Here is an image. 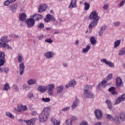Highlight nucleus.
<instances>
[{
  "label": "nucleus",
  "mask_w": 125,
  "mask_h": 125,
  "mask_svg": "<svg viewBox=\"0 0 125 125\" xmlns=\"http://www.w3.org/2000/svg\"><path fill=\"white\" fill-rule=\"evenodd\" d=\"M89 18L90 20H93L89 25V28L92 29L93 27H95L97 25L100 17L98 16V14H97L96 11H93L90 13Z\"/></svg>",
  "instance_id": "f257e3e1"
},
{
  "label": "nucleus",
  "mask_w": 125,
  "mask_h": 125,
  "mask_svg": "<svg viewBox=\"0 0 125 125\" xmlns=\"http://www.w3.org/2000/svg\"><path fill=\"white\" fill-rule=\"evenodd\" d=\"M50 107H44L42 113L39 115V121L41 123H43V122H46L48 118H49V115L50 114Z\"/></svg>",
  "instance_id": "f03ea898"
},
{
  "label": "nucleus",
  "mask_w": 125,
  "mask_h": 125,
  "mask_svg": "<svg viewBox=\"0 0 125 125\" xmlns=\"http://www.w3.org/2000/svg\"><path fill=\"white\" fill-rule=\"evenodd\" d=\"M90 89H92V86L90 85H86L84 86L83 93L86 98H94V95L91 93V92L89 91Z\"/></svg>",
  "instance_id": "7ed1b4c3"
},
{
  "label": "nucleus",
  "mask_w": 125,
  "mask_h": 125,
  "mask_svg": "<svg viewBox=\"0 0 125 125\" xmlns=\"http://www.w3.org/2000/svg\"><path fill=\"white\" fill-rule=\"evenodd\" d=\"M113 78V74H108L105 78L104 79V80L102 82V83H100L98 84V87H100V86H102V87H105L107 86V85L108 84V85H110L111 84V83H108V82H109V81H111L112 79Z\"/></svg>",
  "instance_id": "20e7f679"
},
{
  "label": "nucleus",
  "mask_w": 125,
  "mask_h": 125,
  "mask_svg": "<svg viewBox=\"0 0 125 125\" xmlns=\"http://www.w3.org/2000/svg\"><path fill=\"white\" fill-rule=\"evenodd\" d=\"M0 42L3 45L4 48H7V49L12 50V47L9 46L7 43L9 42V40H8V37L7 36H3L0 39Z\"/></svg>",
  "instance_id": "39448f33"
},
{
  "label": "nucleus",
  "mask_w": 125,
  "mask_h": 125,
  "mask_svg": "<svg viewBox=\"0 0 125 125\" xmlns=\"http://www.w3.org/2000/svg\"><path fill=\"white\" fill-rule=\"evenodd\" d=\"M35 20L34 18H29L27 19L25 21V22L27 24V26L28 28H33L34 26H35Z\"/></svg>",
  "instance_id": "423d86ee"
},
{
  "label": "nucleus",
  "mask_w": 125,
  "mask_h": 125,
  "mask_svg": "<svg viewBox=\"0 0 125 125\" xmlns=\"http://www.w3.org/2000/svg\"><path fill=\"white\" fill-rule=\"evenodd\" d=\"M44 21L46 23H48L50 21H52V22H55V18L52 15L48 14L46 16V18L44 19Z\"/></svg>",
  "instance_id": "0eeeda50"
},
{
  "label": "nucleus",
  "mask_w": 125,
  "mask_h": 125,
  "mask_svg": "<svg viewBox=\"0 0 125 125\" xmlns=\"http://www.w3.org/2000/svg\"><path fill=\"white\" fill-rule=\"evenodd\" d=\"M4 59H5V54L2 51H0V67L3 66L5 62Z\"/></svg>",
  "instance_id": "6e6552de"
},
{
  "label": "nucleus",
  "mask_w": 125,
  "mask_h": 125,
  "mask_svg": "<svg viewBox=\"0 0 125 125\" xmlns=\"http://www.w3.org/2000/svg\"><path fill=\"white\" fill-rule=\"evenodd\" d=\"M123 101H125V94H123L121 96H119L115 101L114 104L115 105H118V104H120L121 102H123Z\"/></svg>",
  "instance_id": "1a4fd4ad"
},
{
  "label": "nucleus",
  "mask_w": 125,
  "mask_h": 125,
  "mask_svg": "<svg viewBox=\"0 0 125 125\" xmlns=\"http://www.w3.org/2000/svg\"><path fill=\"white\" fill-rule=\"evenodd\" d=\"M94 114L97 120H101V119H102L103 114H102V112H101L100 110L96 109L94 111Z\"/></svg>",
  "instance_id": "9d476101"
},
{
  "label": "nucleus",
  "mask_w": 125,
  "mask_h": 125,
  "mask_svg": "<svg viewBox=\"0 0 125 125\" xmlns=\"http://www.w3.org/2000/svg\"><path fill=\"white\" fill-rule=\"evenodd\" d=\"M77 120H78L77 117L73 116L70 119L65 121V124L66 125H73V122H75Z\"/></svg>",
  "instance_id": "9b49d317"
},
{
  "label": "nucleus",
  "mask_w": 125,
  "mask_h": 125,
  "mask_svg": "<svg viewBox=\"0 0 125 125\" xmlns=\"http://www.w3.org/2000/svg\"><path fill=\"white\" fill-rule=\"evenodd\" d=\"M54 89V84H49L47 87L48 90V94L49 95H52L53 94V89Z\"/></svg>",
  "instance_id": "f8f14e48"
},
{
  "label": "nucleus",
  "mask_w": 125,
  "mask_h": 125,
  "mask_svg": "<svg viewBox=\"0 0 125 125\" xmlns=\"http://www.w3.org/2000/svg\"><path fill=\"white\" fill-rule=\"evenodd\" d=\"M101 62L104 63V64H106L107 65V66H109V67H110L111 68H114V67H115V64H114V63L108 62L106 59H101Z\"/></svg>",
  "instance_id": "ddd939ff"
},
{
  "label": "nucleus",
  "mask_w": 125,
  "mask_h": 125,
  "mask_svg": "<svg viewBox=\"0 0 125 125\" xmlns=\"http://www.w3.org/2000/svg\"><path fill=\"white\" fill-rule=\"evenodd\" d=\"M123 84V80L120 77H117L116 79L115 86L119 88Z\"/></svg>",
  "instance_id": "4468645a"
},
{
  "label": "nucleus",
  "mask_w": 125,
  "mask_h": 125,
  "mask_svg": "<svg viewBox=\"0 0 125 125\" xmlns=\"http://www.w3.org/2000/svg\"><path fill=\"white\" fill-rule=\"evenodd\" d=\"M55 53L54 52L49 51L45 52L44 54V56L47 58V59H50V58H52L53 56L54 55Z\"/></svg>",
  "instance_id": "2eb2a0df"
},
{
  "label": "nucleus",
  "mask_w": 125,
  "mask_h": 125,
  "mask_svg": "<svg viewBox=\"0 0 125 125\" xmlns=\"http://www.w3.org/2000/svg\"><path fill=\"white\" fill-rule=\"evenodd\" d=\"M20 75H21V76H22V75H23V74H24V71H25V65H24V63H21V64H20Z\"/></svg>",
  "instance_id": "dca6fc26"
},
{
  "label": "nucleus",
  "mask_w": 125,
  "mask_h": 125,
  "mask_svg": "<svg viewBox=\"0 0 125 125\" xmlns=\"http://www.w3.org/2000/svg\"><path fill=\"white\" fill-rule=\"evenodd\" d=\"M46 9H47V5L44 4L43 5H41L39 7L38 12H43V11H45Z\"/></svg>",
  "instance_id": "f3484780"
},
{
  "label": "nucleus",
  "mask_w": 125,
  "mask_h": 125,
  "mask_svg": "<svg viewBox=\"0 0 125 125\" xmlns=\"http://www.w3.org/2000/svg\"><path fill=\"white\" fill-rule=\"evenodd\" d=\"M38 90L40 92L44 93L46 90H47V87L45 86H39L38 88Z\"/></svg>",
  "instance_id": "a211bd4d"
},
{
  "label": "nucleus",
  "mask_w": 125,
  "mask_h": 125,
  "mask_svg": "<svg viewBox=\"0 0 125 125\" xmlns=\"http://www.w3.org/2000/svg\"><path fill=\"white\" fill-rule=\"evenodd\" d=\"M80 103V100L76 99L74 101H73V104L71 105L72 109H76L78 106H79V104Z\"/></svg>",
  "instance_id": "6ab92c4d"
},
{
  "label": "nucleus",
  "mask_w": 125,
  "mask_h": 125,
  "mask_svg": "<svg viewBox=\"0 0 125 125\" xmlns=\"http://www.w3.org/2000/svg\"><path fill=\"white\" fill-rule=\"evenodd\" d=\"M35 121H37V118H32L30 120H25L24 123H26L28 125H33L35 124Z\"/></svg>",
  "instance_id": "aec40b11"
},
{
  "label": "nucleus",
  "mask_w": 125,
  "mask_h": 125,
  "mask_svg": "<svg viewBox=\"0 0 125 125\" xmlns=\"http://www.w3.org/2000/svg\"><path fill=\"white\" fill-rule=\"evenodd\" d=\"M68 7L70 9L77 7V0H71Z\"/></svg>",
  "instance_id": "412c9836"
},
{
  "label": "nucleus",
  "mask_w": 125,
  "mask_h": 125,
  "mask_svg": "<svg viewBox=\"0 0 125 125\" xmlns=\"http://www.w3.org/2000/svg\"><path fill=\"white\" fill-rule=\"evenodd\" d=\"M33 18L35 21H38L42 19V16L41 15L36 14L33 16Z\"/></svg>",
  "instance_id": "4be33fe9"
},
{
  "label": "nucleus",
  "mask_w": 125,
  "mask_h": 125,
  "mask_svg": "<svg viewBox=\"0 0 125 125\" xmlns=\"http://www.w3.org/2000/svg\"><path fill=\"white\" fill-rule=\"evenodd\" d=\"M9 8L12 12H15L17 8V4H15L14 5H11L9 6Z\"/></svg>",
  "instance_id": "5701e85b"
},
{
  "label": "nucleus",
  "mask_w": 125,
  "mask_h": 125,
  "mask_svg": "<svg viewBox=\"0 0 125 125\" xmlns=\"http://www.w3.org/2000/svg\"><path fill=\"white\" fill-rule=\"evenodd\" d=\"M36 83H37L36 79H30L29 80L27 81V84L29 85H32V84H36Z\"/></svg>",
  "instance_id": "b1692460"
},
{
  "label": "nucleus",
  "mask_w": 125,
  "mask_h": 125,
  "mask_svg": "<svg viewBox=\"0 0 125 125\" xmlns=\"http://www.w3.org/2000/svg\"><path fill=\"white\" fill-rule=\"evenodd\" d=\"M119 117L122 122H124L125 120V112H121L119 115Z\"/></svg>",
  "instance_id": "393cba45"
},
{
  "label": "nucleus",
  "mask_w": 125,
  "mask_h": 125,
  "mask_svg": "<svg viewBox=\"0 0 125 125\" xmlns=\"http://www.w3.org/2000/svg\"><path fill=\"white\" fill-rule=\"evenodd\" d=\"M26 17H27V16L26 15V14L24 13H22L21 15H20L19 19L21 21H24L26 20Z\"/></svg>",
  "instance_id": "a878e982"
},
{
  "label": "nucleus",
  "mask_w": 125,
  "mask_h": 125,
  "mask_svg": "<svg viewBox=\"0 0 125 125\" xmlns=\"http://www.w3.org/2000/svg\"><path fill=\"white\" fill-rule=\"evenodd\" d=\"M112 121H114L116 125H120V124H121V122L120 121V118L117 116L112 118Z\"/></svg>",
  "instance_id": "bb28decb"
},
{
  "label": "nucleus",
  "mask_w": 125,
  "mask_h": 125,
  "mask_svg": "<svg viewBox=\"0 0 125 125\" xmlns=\"http://www.w3.org/2000/svg\"><path fill=\"white\" fill-rule=\"evenodd\" d=\"M18 109L21 111H26L27 110V106L23 105L22 104H19Z\"/></svg>",
  "instance_id": "cd10ccee"
},
{
  "label": "nucleus",
  "mask_w": 125,
  "mask_h": 125,
  "mask_svg": "<svg viewBox=\"0 0 125 125\" xmlns=\"http://www.w3.org/2000/svg\"><path fill=\"white\" fill-rule=\"evenodd\" d=\"M3 90H4L5 91H8V90H10V86H9V84H8V83H6L4 84Z\"/></svg>",
  "instance_id": "c85d7f7f"
},
{
  "label": "nucleus",
  "mask_w": 125,
  "mask_h": 125,
  "mask_svg": "<svg viewBox=\"0 0 125 125\" xmlns=\"http://www.w3.org/2000/svg\"><path fill=\"white\" fill-rule=\"evenodd\" d=\"M90 42L92 45H95V44H96V40H95L94 37H92L90 38Z\"/></svg>",
  "instance_id": "c756f323"
},
{
  "label": "nucleus",
  "mask_w": 125,
  "mask_h": 125,
  "mask_svg": "<svg viewBox=\"0 0 125 125\" xmlns=\"http://www.w3.org/2000/svg\"><path fill=\"white\" fill-rule=\"evenodd\" d=\"M64 89V87L63 86L61 85L57 87V93H61L62 91H63V89Z\"/></svg>",
  "instance_id": "7c9ffc66"
},
{
  "label": "nucleus",
  "mask_w": 125,
  "mask_h": 125,
  "mask_svg": "<svg viewBox=\"0 0 125 125\" xmlns=\"http://www.w3.org/2000/svg\"><path fill=\"white\" fill-rule=\"evenodd\" d=\"M125 47L122 48L120 50L119 55L122 56L123 55H125Z\"/></svg>",
  "instance_id": "2f4dec72"
},
{
  "label": "nucleus",
  "mask_w": 125,
  "mask_h": 125,
  "mask_svg": "<svg viewBox=\"0 0 125 125\" xmlns=\"http://www.w3.org/2000/svg\"><path fill=\"white\" fill-rule=\"evenodd\" d=\"M37 28L38 29H43L44 28V24L43 23H40L37 25Z\"/></svg>",
  "instance_id": "473e14b6"
},
{
  "label": "nucleus",
  "mask_w": 125,
  "mask_h": 125,
  "mask_svg": "<svg viewBox=\"0 0 125 125\" xmlns=\"http://www.w3.org/2000/svg\"><path fill=\"white\" fill-rule=\"evenodd\" d=\"M89 49H90V46L87 45L86 48H84L83 49V53H86V52H88Z\"/></svg>",
  "instance_id": "72a5a7b5"
},
{
  "label": "nucleus",
  "mask_w": 125,
  "mask_h": 125,
  "mask_svg": "<svg viewBox=\"0 0 125 125\" xmlns=\"http://www.w3.org/2000/svg\"><path fill=\"white\" fill-rule=\"evenodd\" d=\"M121 44V40H117L114 42V47L117 48Z\"/></svg>",
  "instance_id": "f704fd0d"
},
{
  "label": "nucleus",
  "mask_w": 125,
  "mask_h": 125,
  "mask_svg": "<svg viewBox=\"0 0 125 125\" xmlns=\"http://www.w3.org/2000/svg\"><path fill=\"white\" fill-rule=\"evenodd\" d=\"M89 7H90V4L89 3L85 2L84 3V10H88L89 9Z\"/></svg>",
  "instance_id": "c9c22d12"
},
{
  "label": "nucleus",
  "mask_w": 125,
  "mask_h": 125,
  "mask_svg": "<svg viewBox=\"0 0 125 125\" xmlns=\"http://www.w3.org/2000/svg\"><path fill=\"white\" fill-rule=\"evenodd\" d=\"M23 88L25 89V90H29L31 88V86L27 84H24L23 85Z\"/></svg>",
  "instance_id": "e433bc0d"
},
{
  "label": "nucleus",
  "mask_w": 125,
  "mask_h": 125,
  "mask_svg": "<svg viewBox=\"0 0 125 125\" xmlns=\"http://www.w3.org/2000/svg\"><path fill=\"white\" fill-rule=\"evenodd\" d=\"M41 100L45 103L50 102V98H42Z\"/></svg>",
  "instance_id": "4c0bfd02"
},
{
  "label": "nucleus",
  "mask_w": 125,
  "mask_h": 125,
  "mask_svg": "<svg viewBox=\"0 0 125 125\" xmlns=\"http://www.w3.org/2000/svg\"><path fill=\"white\" fill-rule=\"evenodd\" d=\"M69 83L71 87H74L76 85V81L75 80H71Z\"/></svg>",
  "instance_id": "58836bf2"
},
{
  "label": "nucleus",
  "mask_w": 125,
  "mask_h": 125,
  "mask_svg": "<svg viewBox=\"0 0 125 125\" xmlns=\"http://www.w3.org/2000/svg\"><path fill=\"white\" fill-rule=\"evenodd\" d=\"M6 116L11 119H14V115L10 113V112H6Z\"/></svg>",
  "instance_id": "ea45409f"
},
{
  "label": "nucleus",
  "mask_w": 125,
  "mask_h": 125,
  "mask_svg": "<svg viewBox=\"0 0 125 125\" xmlns=\"http://www.w3.org/2000/svg\"><path fill=\"white\" fill-rule=\"evenodd\" d=\"M51 121L53 123V125H60V122H58L57 120H54L53 119H51Z\"/></svg>",
  "instance_id": "a19ab883"
},
{
  "label": "nucleus",
  "mask_w": 125,
  "mask_h": 125,
  "mask_svg": "<svg viewBox=\"0 0 125 125\" xmlns=\"http://www.w3.org/2000/svg\"><path fill=\"white\" fill-rule=\"evenodd\" d=\"M23 59V56L22 55H19L18 62L19 63H22V60Z\"/></svg>",
  "instance_id": "79ce46f5"
},
{
  "label": "nucleus",
  "mask_w": 125,
  "mask_h": 125,
  "mask_svg": "<svg viewBox=\"0 0 125 125\" xmlns=\"http://www.w3.org/2000/svg\"><path fill=\"white\" fill-rule=\"evenodd\" d=\"M105 118L106 119H108V120H110V121L113 120V117H112V115L110 114H106L105 115Z\"/></svg>",
  "instance_id": "37998d69"
},
{
  "label": "nucleus",
  "mask_w": 125,
  "mask_h": 125,
  "mask_svg": "<svg viewBox=\"0 0 125 125\" xmlns=\"http://www.w3.org/2000/svg\"><path fill=\"white\" fill-rule=\"evenodd\" d=\"M115 90H116V87H111L108 89V91H109V92H113V91H115Z\"/></svg>",
  "instance_id": "c03bdc74"
},
{
  "label": "nucleus",
  "mask_w": 125,
  "mask_h": 125,
  "mask_svg": "<svg viewBox=\"0 0 125 125\" xmlns=\"http://www.w3.org/2000/svg\"><path fill=\"white\" fill-rule=\"evenodd\" d=\"M13 87L15 91H18L19 88L18 87V86L17 85H14Z\"/></svg>",
  "instance_id": "a18cd8bd"
},
{
  "label": "nucleus",
  "mask_w": 125,
  "mask_h": 125,
  "mask_svg": "<svg viewBox=\"0 0 125 125\" xmlns=\"http://www.w3.org/2000/svg\"><path fill=\"white\" fill-rule=\"evenodd\" d=\"M45 42H48V43H52L53 41L51 39H47L45 40Z\"/></svg>",
  "instance_id": "49530a36"
},
{
  "label": "nucleus",
  "mask_w": 125,
  "mask_h": 125,
  "mask_svg": "<svg viewBox=\"0 0 125 125\" xmlns=\"http://www.w3.org/2000/svg\"><path fill=\"white\" fill-rule=\"evenodd\" d=\"M3 71H4L5 73L7 74L8 73V72H9V68L7 67H4L3 68Z\"/></svg>",
  "instance_id": "de8ad7c7"
},
{
  "label": "nucleus",
  "mask_w": 125,
  "mask_h": 125,
  "mask_svg": "<svg viewBox=\"0 0 125 125\" xmlns=\"http://www.w3.org/2000/svg\"><path fill=\"white\" fill-rule=\"evenodd\" d=\"M10 3H11L8 1V0H7L4 2L3 4L5 6H8L9 5Z\"/></svg>",
  "instance_id": "09e8293b"
},
{
  "label": "nucleus",
  "mask_w": 125,
  "mask_h": 125,
  "mask_svg": "<svg viewBox=\"0 0 125 125\" xmlns=\"http://www.w3.org/2000/svg\"><path fill=\"white\" fill-rule=\"evenodd\" d=\"M120 25H121V22H115L113 23V26H114V27L120 26Z\"/></svg>",
  "instance_id": "8fccbe9b"
},
{
  "label": "nucleus",
  "mask_w": 125,
  "mask_h": 125,
  "mask_svg": "<svg viewBox=\"0 0 125 125\" xmlns=\"http://www.w3.org/2000/svg\"><path fill=\"white\" fill-rule=\"evenodd\" d=\"M69 110H70V107L67 106L62 109V111H63V112H66V111H69Z\"/></svg>",
  "instance_id": "3c124183"
},
{
  "label": "nucleus",
  "mask_w": 125,
  "mask_h": 125,
  "mask_svg": "<svg viewBox=\"0 0 125 125\" xmlns=\"http://www.w3.org/2000/svg\"><path fill=\"white\" fill-rule=\"evenodd\" d=\"M107 107L108 109H109V110H112L113 108V105H112V103L108 104H107Z\"/></svg>",
  "instance_id": "603ef678"
},
{
  "label": "nucleus",
  "mask_w": 125,
  "mask_h": 125,
  "mask_svg": "<svg viewBox=\"0 0 125 125\" xmlns=\"http://www.w3.org/2000/svg\"><path fill=\"white\" fill-rule=\"evenodd\" d=\"M29 97L30 99H33V98H35V97L34 96V94L32 93H30L29 94Z\"/></svg>",
  "instance_id": "864d4df0"
},
{
  "label": "nucleus",
  "mask_w": 125,
  "mask_h": 125,
  "mask_svg": "<svg viewBox=\"0 0 125 125\" xmlns=\"http://www.w3.org/2000/svg\"><path fill=\"white\" fill-rule=\"evenodd\" d=\"M88 123L86 121H83L82 122L80 125H88Z\"/></svg>",
  "instance_id": "5fc2aeb1"
},
{
  "label": "nucleus",
  "mask_w": 125,
  "mask_h": 125,
  "mask_svg": "<svg viewBox=\"0 0 125 125\" xmlns=\"http://www.w3.org/2000/svg\"><path fill=\"white\" fill-rule=\"evenodd\" d=\"M108 7H109V5L108 4H105L104 7H103V9L104 10H107V9H108Z\"/></svg>",
  "instance_id": "6e6d98bb"
},
{
  "label": "nucleus",
  "mask_w": 125,
  "mask_h": 125,
  "mask_svg": "<svg viewBox=\"0 0 125 125\" xmlns=\"http://www.w3.org/2000/svg\"><path fill=\"white\" fill-rule=\"evenodd\" d=\"M106 30V26H103L102 28H101V30L103 31V32H104Z\"/></svg>",
  "instance_id": "4d7b16f0"
},
{
  "label": "nucleus",
  "mask_w": 125,
  "mask_h": 125,
  "mask_svg": "<svg viewBox=\"0 0 125 125\" xmlns=\"http://www.w3.org/2000/svg\"><path fill=\"white\" fill-rule=\"evenodd\" d=\"M125 0L122 1L119 4V6H123V5L125 4Z\"/></svg>",
  "instance_id": "13d9d810"
},
{
  "label": "nucleus",
  "mask_w": 125,
  "mask_h": 125,
  "mask_svg": "<svg viewBox=\"0 0 125 125\" xmlns=\"http://www.w3.org/2000/svg\"><path fill=\"white\" fill-rule=\"evenodd\" d=\"M102 35H103V31L101 30L99 32V36L102 37Z\"/></svg>",
  "instance_id": "bf43d9fd"
},
{
  "label": "nucleus",
  "mask_w": 125,
  "mask_h": 125,
  "mask_svg": "<svg viewBox=\"0 0 125 125\" xmlns=\"http://www.w3.org/2000/svg\"><path fill=\"white\" fill-rule=\"evenodd\" d=\"M111 94H112V95H118V92H117V91H113V92H111Z\"/></svg>",
  "instance_id": "052dcab7"
},
{
  "label": "nucleus",
  "mask_w": 125,
  "mask_h": 125,
  "mask_svg": "<svg viewBox=\"0 0 125 125\" xmlns=\"http://www.w3.org/2000/svg\"><path fill=\"white\" fill-rule=\"evenodd\" d=\"M105 103H106V104L108 105L111 103V101H110V100H107L105 101Z\"/></svg>",
  "instance_id": "680f3d73"
},
{
  "label": "nucleus",
  "mask_w": 125,
  "mask_h": 125,
  "mask_svg": "<svg viewBox=\"0 0 125 125\" xmlns=\"http://www.w3.org/2000/svg\"><path fill=\"white\" fill-rule=\"evenodd\" d=\"M38 39H39V40H42V39H43V35H41L38 36Z\"/></svg>",
  "instance_id": "e2e57ef3"
},
{
  "label": "nucleus",
  "mask_w": 125,
  "mask_h": 125,
  "mask_svg": "<svg viewBox=\"0 0 125 125\" xmlns=\"http://www.w3.org/2000/svg\"><path fill=\"white\" fill-rule=\"evenodd\" d=\"M79 44H80V42H79V40H76L75 42L76 45H79Z\"/></svg>",
  "instance_id": "0e129e2a"
},
{
  "label": "nucleus",
  "mask_w": 125,
  "mask_h": 125,
  "mask_svg": "<svg viewBox=\"0 0 125 125\" xmlns=\"http://www.w3.org/2000/svg\"><path fill=\"white\" fill-rule=\"evenodd\" d=\"M63 67H67L68 66V63H63Z\"/></svg>",
  "instance_id": "69168bd1"
},
{
  "label": "nucleus",
  "mask_w": 125,
  "mask_h": 125,
  "mask_svg": "<svg viewBox=\"0 0 125 125\" xmlns=\"http://www.w3.org/2000/svg\"><path fill=\"white\" fill-rule=\"evenodd\" d=\"M14 37L15 39H18V38H19V35H14Z\"/></svg>",
  "instance_id": "338daca9"
},
{
  "label": "nucleus",
  "mask_w": 125,
  "mask_h": 125,
  "mask_svg": "<svg viewBox=\"0 0 125 125\" xmlns=\"http://www.w3.org/2000/svg\"><path fill=\"white\" fill-rule=\"evenodd\" d=\"M94 125H102V124H101V122H97V124Z\"/></svg>",
  "instance_id": "774afa93"
}]
</instances>
